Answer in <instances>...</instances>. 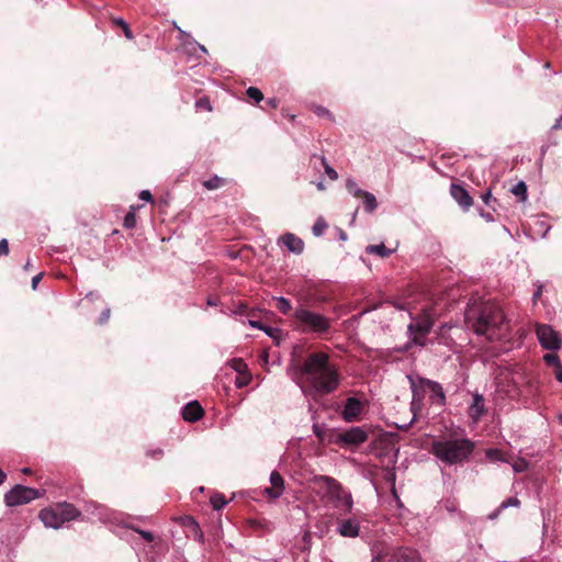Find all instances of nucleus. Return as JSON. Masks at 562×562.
<instances>
[{
	"label": "nucleus",
	"instance_id": "62",
	"mask_svg": "<svg viewBox=\"0 0 562 562\" xmlns=\"http://www.w3.org/2000/svg\"><path fill=\"white\" fill-rule=\"evenodd\" d=\"M199 47H200V48H201V50H203L204 53L206 52V49H205V47H204V46L200 45Z\"/></svg>",
	"mask_w": 562,
	"mask_h": 562
},
{
	"label": "nucleus",
	"instance_id": "40",
	"mask_svg": "<svg viewBox=\"0 0 562 562\" xmlns=\"http://www.w3.org/2000/svg\"><path fill=\"white\" fill-rule=\"evenodd\" d=\"M318 116H327V117H330V113L327 109L323 108V106H316L315 108V111H314Z\"/></svg>",
	"mask_w": 562,
	"mask_h": 562
},
{
	"label": "nucleus",
	"instance_id": "18",
	"mask_svg": "<svg viewBox=\"0 0 562 562\" xmlns=\"http://www.w3.org/2000/svg\"><path fill=\"white\" fill-rule=\"evenodd\" d=\"M202 415L203 409L198 402H190L182 409V417L187 422H196Z\"/></svg>",
	"mask_w": 562,
	"mask_h": 562
},
{
	"label": "nucleus",
	"instance_id": "54",
	"mask_svg": "<svg viewBox=\"0 0 562 562\" xmlns=\"http://www.w3.org/2000/svg\"><path fill=\"white\" fill-rule=\"evenodd\" d=\"M7 474L0 469V485L4 483Z\"/></svg>",
	"mask_w": 562,
	"mask_h": 562
},
{
	"label": "nucleus",
	"instance_id": "30",
	"mask_svg": "<svg viewBox=\"0 0 562 562\" xmlns=\"http://www.w3.org/2000/svg\"><path fill=\"white\" fill-rule=\"evenodd\" d=\"M249 99H252L256 103H259L263 99L262 92L256 87H249L246 91Z\"/></svg>",
	"mask_w": 562,
	"mask_h": 562
},
{
	"label": "nucleus",
	"instance_id": "12",
	"mask_svg": "<svg viewBox=\"0 0 562 562\" xmlns=\"http://www.w3.org/2000/svg\"><path fill=\"white\" fill-rule=\"evenodd\" d=\"M362 408H363V405L358 398H356V397L347 398L345 406H344V411H342L344 419L346 422L356 420L362 413Z\"/></svg>",
	"mask_w": 562,
	"mask_h": 562
},
{
	"label": "nucleus",
	"instance_id": "32",
	"mask_svg": "<svg viewBox=\"0 0 562 562\" xmlns=\"http://www.w3.org/2000/svg\"><path fill=\"white\" fill-rule=\"evenodd\" d=\"M529 467V463L525 459H518L514 463H512V468L516 473L525 472Z\"/></svg>",
	"mask_w": 562,
	"mask_h": 562
},
{
	"label": "nucleus",
	"instance_id": "39",
	"mask_svg": "<svg viewBox=\"0 0 562 562\" xmlns=\"http://www.w3.org/2000/svg\"><path fill=\"white\" fill-rule=\"evenodd\" d=\"M195 106L198 109H203V110H206V111H211L212 110V105H211L209 99H205V98L199 99L195 102Z\"/></svg>",
	"mask_w": 562,
	"mask_h": 562
},
{
	"label": "nucleus",
	"instance_id": "13",
	"mask_svg": "<svg viewBox=\"0 0 562 562\" xmlns=\"http://www.w3.org/2000/svg\"><path fill=\"white\" fill-rule=\"evenodd\" d=\"M278 244L284 246L289 251L297 255L304 249L303 240L292 233H285L280 236Z\"/></svg>",
	"mask_w": 562,
	"mask_h": 562
},
{
	"label": "nucleus",
	"instance_id": "58",
	"mask_svg": "<svg viewBox=\"0 0 562 562\" xmlns=\"http://www.w3.org/2000/svg\"><path fill=\"white\" fill-rule=\"evenodd\" d=\"M316 187H317V189H318V190H324V189H325V186H324V183H323L322 181H321V182H318V183L316 184Z\"/></svg>",
	"mask_w": 562,
	"mask_h": 562
},
{
	"label": "nucleus",
	"instance_id": "14",
	"mask_svg": "<svg viewBox=\"0 0 562 562\" xmlns=\"http://www.w3.org/2000/svg\"><path fill=\"white\" fill-rule=\"evenodd\" d=\"M270 484L271 486L267 487L265 493L271 498H279L284 492V480L279 472H271Z\"/></svg>",
	"mask_w": 562,
	"mask_h": 562
},
{
	"label": "nucleus",
	"instance_id": "23",
	"mask_svg": "<svg viewBox=\"0 0 562 562\" xmlns=\"http://www.w3.org/2000/svg\"><path fill=\"white\" fill-rule=\"evenodd\" d=\"M510 191L516 196H519L521 201L527 199V186L524 181L516 183Z\"/></svg>",
	"mask_w": 562,
	"mask_h": 562
},
{
	"label": "nucleus",
	"instance_id": "26",
	"mask_svg": "<svg viewBox=\"0 0 562 562\" xmlns=\"http://www.w3.org/2000/svg\"><path fill=\"white\" fill-rule=\"evenodd\" d=\"M485 456L492 461L508 462V460L504 457V453L498 449H488L486 450Z\"/></svg>",
	"mask_w": 562,
	"mask_h": 562
},
{
	"label": "nucleus",
	"instance_id": "31",
	"mask_svg": "<svg viewBox=\"0 0 562 562\" xmlns=\"http://www.w3.org/2000/svg\"><path fill=\"white\" fill-rule=\"evenodd\" d=\"M114 23L122 27V31L124 32V35L127 40H133V33L130 30L128 24L121 18L114 19Z\"/></svg>",
	"mask_w": 562,
	"mask_h": 562
},
{
	"label": "nucleus",
	"instance_id": "34",
	"mask_svg": "<svg viewBox=\"0 0 562 562\" xmlns=\"http://www.w3.org/2000/svg\"><path fill=\"white\" fill-rule=\"evenodd\" d=\"M543 360L548 366L555 368L561 363L559 357L555 353H547L543 356Z\"/></svg>",
	"mask_w": 562,
	"mask_h": 562
},
{
	"label": "nucleus",
	"instance_id": "63",
	"mask_svg": "<svg viewBox=\"0 0 562 562\" xmlns=\"http://www.w3.org/2000/svg\"><path fill=\"white\" fill-rule=\"evenodd\" d=\"M207 304H209V305H214L215 303H213V301L209 300V301H207Z\"/></svg>",
	"mask_w": 562,
	"mask_h": 562
},
{
	"label": "nucleus",
	"instance_id": "46",
	"mask_svg": "<svg viewBox=\"0 0 562 562\" xmlns=\"http://www.w3.org/2000/svg\"><path fill=\"white\" fill-rule=\"evenodd\" d=\"M110 317V308H105L102 313H101V316H100V321L99 323L100 324H104L105 322H108Z\"/></svg>",
	"mask_w": 562,
	"mask_h": 562
},
{
	"label": "nucleus",
	"instance_id": "9",
	"mask_svg": "<svg viewBox=\"0 0 562 562\" xmlns=\"http://www.w3.org/2000/svg\"><path fill=\"white\" fill-rule=\"evenodd\" d=\"M43 495V492L21 484H16L4 494V503L8 507L27 504Z\"/></svg>",
	"mask_w": 562,
	"mask_h": 562
},
{
	"label": "nucleus",
	"instance_id": "6",
	"mask_svg": "<svg viewBox=\"0 0 562 562\" xmlns=\"http://www.w3.org/2000/svg\"><path fill=\"white\" fill-rule=\"evenodd\" d=\"M79 516V512L71 504H60L53 508H44L40 512V519L47 528L59 529L67 521Z\"/></svg>",
	"mask_w": 562,
	"mask_h": 562
},
{
	"label": "nucleus",
	"instance_id": "1",
	"mask_svg": "<svg viewBox=\"0 0 562 562\" xmlns=\"http://www.w3.org/2000/svg\"><path fill=\"white\" fill-rule=\"evenodd\" d=\"M302 392L306 395H327L340 384V374L336 366L329 362L325 352L310 353L297 370Z\"/></svg>",
	"mask_w": 562,
	"mask_h": 562
},
{
	"label": "nucleus",
	"instance_id": "43",
	"mask_svg": "<svg viewBox=\"0 0 562 562\" xmlns=\"http://www.w3.org/2000/svg\"><path fill=\"white\" fill-rule=\"evenodd\" d=\"M142 537L143 539H145L146 541L148 542H151L154 540V536L151 532L149 531H145V530H136Z\"/></svg>",
	"mask_w": 562,
	"mask_h": 562
},
{
	"label": "nucleus",
	"instance_id": "2",
	"mask_svg": "<svg viewBox=\"0 0 562 562\" xmlns=\"http://www.w3.org/2000/svg\"><path fill=\"white\" fill-rule=\"evenodd\" d=\"M471 326L476 335L491 341L506 338L509 330L502 308L495 303H485Z\"/></svg>",
	"mask_w": 562,
	"mask_h": 562
},
{
	"label": "nucleus",
	"instance_id": "17",
	"mask_svg": "<svg viewBox=\"0 0 562 562\" xmlns=\"http://www.w3.org/2000/svg\"><path fill=\"white\" fill-rule=\"evenodd\" d=\"M484 413V398L481 394L476 393L473 395V402L469 408V416L474 423H477Z\"/></svg>",
	"mask_w": 562,
	"mask_h": 562
},
{
	"label": "nucleus",
	"instance_id": "27",
	"mask_svg": "<svg viewBox=\"0 0 562 562\" xmlns=\"http://www.w3.org/2000/svg\"><path fill=\"white\" fill-rule=\"evenodd\" d=\"M224 184V179L217 177V176H214L212 177L211 179L206 180L203 182V186L207 189V190H215V189H218L221 188L222 186Z\"/></svg>",
	"mask_w": 562,
	"mask_h": 562
},
{
	"label": "nucleus",
	"instance_id": "55",
	"mask_svg": "<svg viewBox=\"0 0 562 562\" xmlns=\"http://www.w3.org/2000/svg\"><path fill=\"white\" fill-rule=\"evenodd\" d=\"M268 103L272 106V108H276L278 105V102L276 99H269L268 100Z\"/></svg>",
	"mask_w": 562,
	"mask_h": 562
},
{
	"label": "nucleus",
	"instance_id": "15",
	"mask_svg": "<svg viewBox=\"0 0 562 562\" xmlns=\"http://www.w3.org/2000/svg\"><path fill=\"white\" fill-rule=\"evenodd\" d=\"M450 193H451L452 198L463 209H469L473 203V200L470 196L469 192L463 187H461L459 184H454V183L451 184Z\"/></svg>",
	"mask_w": 562,
	"mask_h": 562
},
{
	"label": "nucleus",
	"instance_id": "22",
	"mask_svg": "<svg viewBox=\"0 0 562 562\" xmlns=\"http://www.w3.org/2000/svg\"><path fill=\"white\" fill-rule=\"evenodd\" d=\"M231 367L239 374L246 375L248 367L246 362L240 358H235L231 361Z\"/></svg>",
	"mask_w": 562,
	"mask_h": 562
},
{
	"label": "nucleus",
	"instance_id": "51",
	"mask_svg": "<svg viewBox=\"0 0 562 562\" xmlns=\"http://www.w3.org/2000/svg\"><path fill=\"white\" fill-rule=\"evenodd\" d=\"M249 380H250V378L246 374L244 380H240V381L236 382V385L239 386V387L240 386H245V385L248 384Z\"/></svg>",
	"mask_w": 562,
	"mask_h": 562
},
{
	"label": "nucleus",
	"instance_id": "33",
	"mask_svg": "<svg viewBox=\"0 0 562 562\" xmlns=\"http://www.w3.org/2000/svg\"><path fill=\"white\" fill-rule=\"evenodd\" d=\"M322 165L324 166L325 173L329 177L330 180H336L338 178L337 171L330 167L325 157H321Z\"/></svg>",
	"mask_w": 562,
	"mask_h": 562
},
{
	"label": "nucleus",
	"instance_id": "19",
	"mask_svg": "<svg viewBox=\"0 0 562 562\" xmlns=\"http://www.w3.org/2000/svg\"><path fill=\"white\" fill-rule=\"evenodd\" d=\"M393 562H418V554L409 548H400L392 555Z\"/></svg>",
	"mask_w": 562,
	"mask_h": 562
},
{
	"label": "nucleus",
	"instance_id": "44",
	"mask_svg": "<svg viewBox=\"0 0 562 562\" xmlns=\"http://www.w3.org/2000/svg\"><path fill=\"white\" fill-rule=\"evenodd\" d=\"M140 200L150 202L153 200V195L148 190H143L139 194Z\"/></svg>",
	"mask_w": 562,
	"mask_h": 562
},
{
	"label": "nucleus",
	"instance_id": "29",
	"mask_svg": "<svg viewBox=\"0 0 562 562\" xmlns=\"http://www.w3.org/2000/svg\"><path fill=\"white\" fill-rule=\"evenodd\" d=\"M327 228V223L324 221V218L319 217L316 220L315 224L313 225V234L315 236H321L324 234V232Z\"/></svg>",
	"mask_w": 562,
	"mask_h": 562
},
{
	"label": "nucleus",
	"instance_id": "24",
	"mask_svg": "<svg viewBox=\"0 0 562 562\" xmlns=\"http://www.w3.org/2000/svg\"><path fill=\"white\" fill-rule=\"evenodd\" d=\"M277 304L276 307L282 313L288 314L291 311V303L288 299L283 296H279L274 299Z\"/></svg>",
	"mask_w": 562,
	"mask_h": 562
},
{
	"label": "nucleus",
	"instance_id": "36",
	"mask_svg": "<svg viewBox=\"0 0 562 562\" xmlns=\"http://www.w3.org/2000/svg\"><path fill=\"white\" fill-rule=\"evenodd\" d=\"M520 501L517 497H509L502 502L501 509H506L508 507H519Z\"/></svg>",
	"mask_w": 562,
	"mask_h": 562
},
{
	"label": "nucleus",
	"instance_id": "10",
	"mask_svg": "<svg viewBox=\"0 0 562 562\" xmlns=\"http://www.w3.org/2000/svg\"><path fill=\"white\" fill-rule=\"evenodd\" d=\"M536 334L540 345L548 350H559L562 345L561 336L550 325H537Z\"/></svg>",
	"mask_w": 562,
	"mask_h": 562
},
{
	"label": "nucleus",
	"instance_id": "64",
	"mask_svg": "<svg viewBox=\"0 0 562 562\" xmlns=\"http://www.w3.org/2000/svg\"><path fill=\"white\" fill-rule=\"evenodd\" d=\"M559 420L562 424V415L559 416Z\"/></svg>",
	"mask_w": 562,
	"mask_h": 562
},
{
	"label": "nucleus",
	"instance_id": "7",
	"mask_svg": "<svg viewBox=\"0 0 562 562\" xmlns=\"http://www.w3.org/2000/svg\"><path fill=\"white\" fill-rule=\"evenodd\" d=\"M294 317L304 333L323 334L330 327L329 318L306 307H297Z\"/></svg>",
	"mask_w": 562,
	"mask_h": 562
},
{
	"label": "nucleus",
	"instance_id": "28",
	"mask_svg": "<svg viewBox=\"0 0 562 562\" xmlns=\"http://www.w3.org/2000/svg\"><path fill=\"white\" fill-rule=\"evenodd\" d=\"M226 503L227 502L225 499V496L222 494H215L214 496L211 497V504L215 510H220L221 508H223L226 505Z\"/></svg>",
	"mask_w": 562,
	"mask_h": 562
},
{
	"label": "nucleus",
	"instance_id": "8",
	"mask_svg": "<svg viewBox=\"0 0 562 562\" xmlns=\"http://www.w3.org/2000/svg\"><path fill=\"white\" fill-rule=\"evenodd\" d=\"M412 391H413V401L412 406H415L417 403L419 404L422 401V394L419 393V389L424 393L429 394V401L431 404L438 405L442 407L446 404V394L443 392L442 386L435 381L428 379H419L418 384L411 380Z\"/></svg>",
	"mask_w": 562,
	"mask_h": 562
},
{
	"label": "nucleus",
	"instance_id": "57",
	"mask_svg": "<svg viewBox=\"0 0 562 562\" xmlns=\"http://www.w3.org/2000/svg\"><path fill=\"white\" fill-rule=\"evenodd\" d=\"M490 198H491V192H487V193H485V194L483 195V200H484V202H485L486 204L488 203Z\"/></svg>",
	"mask_w": 562,
	"mask_h": 562
},
{
	"label": "nucleus",
	"instance_id": "42",
	"mask_svg": "<svg viewBox=\"0 0 562 562\" xmlns=\"http://www.w3.org/2000/svg\"><path fill=\"white\" fill-rule=\"evenodd\" d=\"M162 454H164V452L161 449L149 450L147 452V456H149L153 459H159L162 457Z\"/></svg>",
	"mask_w": 562,
	"mask_h": 562
},
{
	"label": "nucleus",
	"instance_id": "38",
	"mask_svg": "<svg viewBox=\"0 0 562 562\" xmlns=\"http://www.w3.org/2000/svg\"><path fill=\"white\" fill-rule=\"evenodd\" d=\"M90 506L95 509V512L93 510L91 514L94 515L98 519L103 520L106 518L105 508L94 504H91Z\"/></svg>",
	"mask_w": 562,
	"mask_h": 562
},
{
	"label": "nucleus",
	"instance_id": "47",
	"mask_svg": "<svg viewBox=\"0 0 562 562\" xmlns=\"http://www.w3.org/2000/svg\"><path fill=\"white\" fill-rule=\"evenodd\" d=\"M42 278H43V273L42 272L37 273L35 277H33V279H32V288H33V290L36 289V286H37V284H38V282L41 281Z\"/></svg>",
	"mask_w": 562,
	"mask_h": 562
},
{
	"label": "nucleus",
	"instance_id": "35",
	"mask_svg": "<svg viewBox=\"0 0 562 562\" xmlns=\"http://www.w3.org/2000/svg\"><path fill=\"white\" fill-rule=\"evenodd\" d=\"M136 225V216L134 211L128 212L124 217V226L126 228H133Z\"/></svg>",
	"mask_w": 562,
	"mask_h": 562
},
{
	"label": "nucleus",
	"instance_id": "52",
	"mask_svg": "<svg viewBox=\"0 0 562 562\" xmlns=\"http://www.w3.org/2000/svg\"><path fill=\"white\" fill-rule=\"evenodd\" d=\"M553 130H558V128H562V115L559 116L554 123V125L552 126Z\"/></svg>",
	"mask_w": 562,
	"mask_h": 562
},
{
	"label": "nucleus",
	"instance_id": "25",
	"mask_svg": "<svg viewBox=\"0 0 562 562\" xmlns=\"http://www.w3.org/2000/svg\"><path fill=\"white\" fill-rule=\"evenodd\" d=\"M346 188H347L348 192L350 194H352L353 196H356V198L362 196V194L366 192V191L361 190L358 187L357 182L355 180H352V179H348L347 180Z\"/></svg>",
	"mask_w": 562,
	"mask_h": 562
},
{
	"label": "nucleus",
	"instance_id": "53",
	"mask_svg": "<svg viewBox=\"0 0 562 562\" xmlns=\"http://www.w3.org/2000/svg\"><path fill=\"white\" fill-rule=\"evenodd\" d=\"M541 293H542V286H539L538 290L533 294V301H537L541 296Z\"/></svg>",
	"mask_w": 562,
	"mask_h": 562
},
{
	"label": "nucleus",
	"instance_id": "3",
	"mask_svg": "<svg viewBox=\"0 0 562 562\" xmlns=\"http://www.w3.org/2000/svg\"><path fill=\"white\" fill-rule=\"evenodd\" d=\"M474 450V443L467 438L440 439L431 443L432 454L446 464L467 460Z\"/></svg>",
	"mask_w": 562,
	"mask_h": 562
},
{
	"label": "nucleus",
	"instance_id": "37",
	"mask_svg": "<svg viewBox=\"0 0 562 562\" xmlns=\"http://www.w3.org/2000/svg\"><path fill=\"white\" fill-rule=\"evenodd\" d=\"M269 337L273 339H279L282 335L281 329L270 326H265V329H262Z\"/></svg>",
	"mask_w": 562,
	"mask_h": 562
},
{
	"label": "nucleus",
	"instance_id": "45",
	"mask_svg": "<svg viewBox=\"0 0 562 562\" xmlns=\"http://www.w3.org/2000/svg\"><path fill=\"white\" fill-rule=\"evenodd\" d=\"M555 379L562 383V363L553 368Z\"/></svg>",
	"mask_w": 562,
	"mask_h": 562
},
{
	"label": "nucleus",
	"instance_id": "48",
	"mask_svg": "<svg viewBox=\"0 0 562 562\" xmlns=\"http://www.w3.org/2000/svg\"><path fill=\"white\" fill-rule=\"evenodd\" d=\"M249 325L252 327V328H258L260 330L265 329V325H262L260 322L258 321H249Z\"/></svg>",
	"mask_w": 562,
	"mask_h": 562
},
{
	"label": "nucleus",
	"instance_id": "16",
	"mask_svg": "<svg viewBox=\"0 0 562 562\" xmlns=\"http://www.w3.org/2000/svg\"><path fill=\"white\" fill-rule=\"evenodd\" d=\"M360 526L356 519H345L339 522L338 532L342 537L355 538L359 535Z\"/></svg>",
	"mask_w": 562,
	"mask_h": 562
},
{
	"label": "nucleus",
	"instance_id": "61",
	"mask_svg": "<svg viewBox=\"0 0 562 562\" xmlns=\"http://www.w3.org/2000/svg\"><path fill=\"white\" fill-rule=\"evenodd\" d=\"M22 472L25 474H29L31 472V470L29 468H24V469H22Z\"/></svg>",
	"mask_w": 562,
	"mask_h": 562
},
{
	"label": "nucleus",
	"instance_id": "41",
	"mask_svg": "<svg viewBox=\"0 0 562 562\" xmlns=\"http://www.w3.org/2000/svg\"><path fill=\"white\" fill-rule=\"evenodd\" d=\"M9 252L8 240L5 238L0 240V256Z\"/></svg>",
	"mask_w": 562,
	"mask_h": 562
},
{
	"label": "nucleus",
	"instance_id": "21",
	"mask_svg": "<svg viewBox=\"0 0 562 562\" xmlns=\"http://www.w3.org/2000/svg\"><path fill=\"white\" fill-rule=\"evenodd\" d=\"M362 198H363V203H364L366 211L369 212V213L373 212L376 209V206H378L375 196L372 193L366 191L362 194Z\"/></svg>",
	"mask_w": 562,
	"mask_h": 562
},
{
	"label": "nucleus",
	"instance_id": "50",
	"mask_svg": "<svg viewBox=\"0 0 562 562\" xmlns=\"http://www.w3.org/2000/svg\"><path fill=\"white\" fill-rule=\"evenodd\" d=\"M313 430H314V434H315L318 438H322V437H323V430L321 429V427H319L317 424H314V425H313Z\"/></svg>",
	"mask_w": 562,
	"mask_h": 562
},
{
	"label": "nucleus",
	"instance_id": "4",
	"mask_svg": "<svg viewBox=\"0 0 562 562\" xmlns=\"http://www.w3.org/2000/svg\"><path fill=\"white\" fill-rule=\"evenodd\" d=\"M313 483L326 491L328 498L333 502L334 507L348 514L351 512L353 502L351 494L344 490L338 481L333 477L318 475L313 479Z\"/></svg>",
	"mask_w": 562,
	"mask_h": 562
},
{
	"label": "nucleus",
	"instance_id": "20",
	"mask_svg": "<svg viewBox=\"0 0 562 562\" xmlns=\"http://www.w3.org/2000/svg\"><path fill=\"white\" fill-rule=\"evenodd\" d=\"M366 251L367 254L376 255L381 258H386L393 252V250L386 248L384 244L369 245Z\"/></svg>",
	"mask_w": 562,
	"mask_h": 562
},
{
	"label": "nucleus",
	"instance_id": "11",
	"mask_svg": "<svg viewBox=\"0 0 562 562\" xmlns=\"http://www.w3.org/2000/svg\"><path fill=\"white\" fill-rule=\"evenodd\" d=\"M368 434L361 427H351L339 434L338 442L345 446H358L367 441Z\"/></svg>",
	"mask_w": 562,
	"mask_h": 562
},
{
	"label": "nucleus",
	"instance_id": "49",
	"mask_svg": "<svg viewBox=\"0 0 562 562\" xmlns=\"http://www.w3.org/2000/svg\"><path fill=\"white\" fill-rule=\"evenodd\" d=\"M503 510L504 509H501V505H499L492 514H490L488 518L496 519Z\"/></svg>",
	"mask_w": 562,
	"mask_h": 562
},
{
	"label": "nucleus",
	"instance_id": "5",
	"mask_svg": "<svg viewBox=\"0 0 562 562\" xmlns=\"http://www.w3.org/2000/svg\"><path fill=\"white\" fill-rule=\"evenodd\" d=\"M412 322L407 326V333L414 345L426 346L427 335L435 324V314L432 308H424L419 315L414 317L409 314Z\"/></svg>",
	"mask_w": 562,
	"mask_h": 562
},
{
	"label": "nucleus",
	"instance_id": "56",
	"mask_svg": "<svg viewBox=\"0 0 562 562\" xmlns=\"http://www.w3.org/2000/svg\"><path fill=\"white\" fill-rule=\"evenodd\" d=\"M392 493H393V496L395 497V499H396V502H397L398 506H402L401 501H400V497L397 496V494H396V492H395V488H393Z\"/></svg>",
	"mask_w": 562,
	"mask_h": 562
},
{
	"label": "nucleus",
	"instance_id": "60",
	"mask_svg": "<svg viewBox=\"0 0 562 562\" xmlns=\"http://www.w3.org/2000/svg\"><path fill=\"white\" fill-rule=\"evenodd\" d=\"M446 328H450V326H448L447 324L442 325L440 327V334H442L443 329H446Z\"/></svg>",
	"mask_w": 562,
	"mask_h": 562
},
{
	"label": "nucleus",
	"instance_id": "59",
	"mask_svg": "<svg viewBox=\"0 0 562 562\" xmlns=\"http://www.w3.org/2000/svg\"><path fill=\"white\" fill-rule=\"evenodd\" d=\"M30 268H31V261L27 260L26 263L24 265V269L29 270Z\"/></svg>",
	"mask_w": 562,
	"mask_h": 562
}]
</instances>
